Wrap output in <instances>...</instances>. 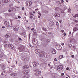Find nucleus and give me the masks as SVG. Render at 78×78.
<instances>
[{
	"label": "nucleus",
	"instance_id": "f257e3e1",
	"mask_svg": "<svg viewBox=\"0 0 78 78\" xmlns=\"http://www.w3.org/2000/svg\"><path fill=\"white\" fill-rule=\"evenodd\" d=\"M44 55L45 58H48L50 56V54L48 53H45L44 51L40 52L39 53L40 57H42V56Z\"/></svg>",
	"mask_w": 78,
	"mask_h": 78
},
{
	"label": "nucleus",
	"instance_id": "f03ea898",
	"mask_svg": "<svg viewBox=\"0 0 78 78\" xmlns=\"http://www.w3.org/2000/svg\"><path fill=\"white\" fill-rule=\"evenodd\" d=\"M4 44H5L4 47H9L10 48L14 50V46L12 44H9V42H8L5 41V42Z\"/></svg>",
	"mask_w": 78,
	"mask_h": 78
},
{
	"label": "nucleus",
	"instance_id": "7ed1b4c3",
	"mask_svg": "<svg viewBox=\"0 0 78 78\" xmlns=\"http://www.w3.org/2000/svg\"><path fill=\"white\" fill-rule=\"evenodd\" d=\"M34 72L35 73H34V74L36 75V76H39L41 74V72L39 69H35L34 70Z\"/></svg>",
	"mask_w": 78,
	"mask_h": 78
},
{
	"label": "nucleus",
	"instance_id": "20e7f679",
	"mask_svg": "<svg viewBox=\"0 0 78 78\" xmlns=\"http://www.w3.org/2000/svg\"><path fill=\"white\" fill-rule=\"evenodd\" d=\"M13 72L12 71V69H9V73H10V75L11 76H16V73H12Z\"/></svg>",
	"mask_w": 78,
	"mask_h": 78
},
{
	"label": "nucleus",
	"instance_id": "39448f33",
	"mask_svg": "<svg viewBox=\"0 0 78 78\" xmlns=\"http://www.w3.org/2000/svg\"><path fill=\"white\" fill-rule=\"evenodd\" d=\"M32 2L30 1H27L26 2V4L27 6H30L32 5Z\"/></svg>",
	"mask_w": 78,
	"mask_h": 78
},
{
	"label": "nucleus",
	"instance_id": "423d86ee",
	"mask_svg": "<svg viewBox=\"0 0 78 78\" xmlns=\"http://www.w3.org/2000/svg\"><path fill=\"white\" fill-rule=\"evenodd\" d=\"M32 42L33 44L34 45H36L37 44V41L36 38H33L32 39Z\"/></svg>",
	"mask_w": 78,
	"mask_h": 78
},
{
	"label": "nucleus",
	"instance_id": "0eeeda50",
	"mask_svg": "<svg viewBox=\"0 0 78 78\" xmlns=\"http://www.w3.org/2000/svg\"><path fill=\"white\" fill-rule=\"evenodd\" d=\"M33 64L34 67H36V66H37L39 65V63L35 61L33 62Z\"/></svg>",
	"mask_w": 78,
	"mask_h": 78
},
{
	"label": "nucleus",
	"instance_id": "6e6552de",
	"mask_svg": "<svg viewBox=\"0 0 78 78\" xmlns=\"http://www.w3.org/2000/svg\"><path fill=\"white\" fill-rule=\"evenodd\" d=\"M63 69V66L62 65H60L57 67V69L58 70H62Z\"/></svg>",
	"mask_w": 78,
	"mask_h": 78
},
{
	"label": "nucleus",
	"instance_id": "1a4fd4ad",
	"mask_svg": "<svg viewBox=\"0 0 78 78\" xmlns=\"http://www.w3.org/2000/svg\"><path fill=\"white\" fill-rule=\"evenodd\" d=\"M13 30L14 31H18V29H19V26H14L13 27Z\"/></svg>",
	"mask_w": 78,
	"mask_h": 78
},
{
	"label": "nucleus",
	"instance_id": "9d476101",
	"mask_svg": "<svg viewBox=\"0 0 78 78\" xmlns=\"http://www.w3.org/2000/svg\"><path fill=\"white\" fill-rule=\"evenodd\" d=\"M56 48L57 50H61L62 49L61 46L59 44H57L56 46Z\"/></svg>",
	"mask_w": 78,
	"mask_h": 78
},
{
	"label": "nucleus",
	"instance_id": "9b49d317",
	"mask_svg": "<svg viewBox=\"0 0 78 78\" xmlns=\"http://www.w3.org/2000/svg\"><path fill=\"white\" fill-rule=\"evenodd\" d=\"M1 69L2 70H5V65L4 64H1Z\"/></svg>",
	"mask_w": 78,
	"mask_h": 78
},
{
	"label": "nucleus",
	"instance_id": "f8f14e48",
	"mask_svg": "<svg viewBox=\"0 0 78 78\" xmlns=\"http://www.w3.org/2000/svg\"><path fill=\"white\" fill-rule=\"evenodd\" d=\"M4 24L7 27H9V23L7 21H5L4 22Z\"/></svg>",
	"mask_w": 78,
	"mask_h": 78
},
{
	"label": "nucleus",
	"instance_id": "ddd939ff",
	"mask_svg": "<svg viewBox=\"0 0 78 78\" xmlns=\"http://www.w3.org/2000/svg\"><path fill=\"white\" fill-rule=\"evenodd\" d=\"M19 48L21 51H23L24 50H23V49H24V46L23 45H21V46Z\"/></svg>",
	"mask_w": 78,
	"mask_h": 78
},
{
	"label": "nucleus",
	"instance_id": "4468645a",
	"mask_svg": "<svg viewBox=\"0 0 78 78\" xmlns=\"http://www.w3.org/2000/svg\"><path fill=\"white\" fill-rule=\"evenodd\" d=\"M51 52L52 54H56V51L54 49H52Z\"/></svg>",
	"mask_w": 78,
	"mask_h": 78
},
{
	"label": "nucleus",
	"instance_id": "2eb2a0df",
	"mask_svg": "<svg viewBox=\"0 0 78 78\" xmlns=\"http://www.w3.org/2000/svg\"><path fill=\"white\" fill-rule=\"evenodd\" d=\"M61 15L60 14L58 13H55V16L56 17H60Z\"/></svg>",
	"mask_w": 78,
	"mask_h": 78
},
{
	"label": "nucleus",
	"instance_id": "dca6fc26",
	"mask_svg": "<svg viewBox=\"0 0 78 78\" xmlns=\"http://www.w3.org/2000/svg\"><path fill=\"white\" fill-rule=\"evenodd\" d=\"M23 73L24 74H27V73H30V71L28 70H25L23 71Z\"/></svg>",
	"mask_w": 78,
	"mask_h": 78
},
{
	"label": "nucleus",
	"instance_id": "f3484780",
	"mask_svg": "<svg viewBox=\"0 0 78 78\" xmlns=\"http://www.w3.org/2000/svg\"><path fill=\"white\" fill-rule=\"evenodd\" d=\"M29 68V66H23V69H27Z\"/></svg>",
	"mask_w": 78,
	"mask_h": 78
},
{
	"label": "nucleus",
	"instance_id": "a211bd4d",
	"mask_svg": "<svg viewBox=\"0 0 78 78\" xmlns=\"http://www.w3.org/2000/svg\"><path fill=\"white\" fill-rule=\"evenodd\" d=\"M2 75L3 76H6V72H5L4 71L2 73Z\"/></svg>",
	"mask_w": 78,
	"mask_h": 78
},
{
	"label": "nucleus",
	"instance_id": "6ab92c4d",
	"mask_svg": "<svg viewBox=\"0 0 78 78\" xmlns=\"http://www.w3.org/2000/svg\"><path fill=\"white\" fill-rule=\"evenodd\" d=\"M40 50H39V49H37L35 50V53H37V54L38 53H39L40 52Z\"/></svg>",
	"mask_w": 78,
	"mask_h": 78
},
{
	"label": "nucleus",
	"instance_id": "aec40b11",
	"mask_svg": "<svg viewBox=\"0 0 78 78\" xmlns=\"http://www.w3.org/2000/svg\"><path fill=\"white\" fill-rule=\"evenodd\" d=\"M29 75L28 74H26L23 76V78H29Z\"/></svg>",
	"mask_w": 78,
	"mask_h": 78
},
{
	"label": "nucleus",
	"instance_id": "412c9836",
	"mask_svg": "<svg viewBox=\"0 0 78 78\" xmlns=\"http://www.w3.org/2000/svg\"><path fill=\"white\" fill-rule=\"evenodd\" d=\"M11 36V34H7L5 36V37H10Z\"/></svg>",
	"mask_w": 78,
	"mask_h": 78
},
{
	"label": "nucleus",
	"instance_id": "4be33fe9",
	"mask_svg": "<svg viewBox=\"0 0 78 78\" xmlns=\"http://www.w3.org/2000/svg\"><path fill=\"white\" fill-rule=\"evenodd\" d=\"M50 25H53L54 24V22L53 21H50Z\"/></svg>",
	"mask_w": 78,
	"mask_h": 78
},
{
	"label": "nucleus",
	"instance_id": "5701e85b",
	"mask_svg": "<svg viewBox=\"0 0 78 78\" xmlns=\"http://www.w3.org/2000/svg\"><path fill=\"white\" fill-rule=\"evenodd\" d=\"M55 75L56 74H55V73H52V78H55L56 76Z\"/></svg>",
	"mask_w": 78,
	"mask_h": 78
},
{
	"label": "nucleus",
	"instance_id": "b1692460",
	"mask_svg": "<svg viewBox=\"0 0 78 78\" xmlns=\"http://www.w3.org/2000/svg\"><path fill=\"white\" fill-rule=\"evenodd\" d=\"M78 30V28L76 27H75L73 29V31H76Z\"/></svg>",
	"mask_w": 78,
	"mask_h": 78
},
{
	"label": "nucleus",
	"instance_id": "393cba45",
	"mask_svg": "<svg viewBox=\"0 0 78 78\" xmlns=\"http://www.w3.org/2000/svg\"><path fill=\"white\" fill-rule=\"evenodd\" d=\"M42 29L44 31H47V30L46 29L43 27H42Z\"/></svg>",
	"mask_w": 78,
	"mask_h": 78
},
{
	"label": "nucleus",
	"instance_id": "a878e982",
	"mask_svg": "<svg viewBox=\"0 0 78 78\" xmlns=\"http://www.w3.org/2000/svg\"><path fill=\"white\" fill-rule=\"evenodd\" d=\"M67 9V7L66 6V5H64V7L63 9L64 10H66V9Z\"/></svg>",
	"mask_w": 78,
	"mask_h": 78
},
{
	"label": "nucleus",
	"instance_id": "bb28decb",
	"mask_svg": "<svg viewBox=\"0 0 78 78\" xmlns=\"http://www.w3.org/2000/svg\"><path fill=\"white\" fill-rule=\"evenodd\" d=\"M4 1L5 3H8L9 2V0H4Z\"/></svg>",
	"mask_w": 78,
	"mask_h": 78
},
{
	"label": "nucleus",
	"instance_id": "cd10ccee",
	"mask_svg": "<svg viewBox=\"0 0 78 78\" xmlns=\"http://www.w3.org/2000/svg\"><path fill=\"white\" fill-rule=\"evenodd\" d=\"M56 24L57 26V28H59V23H58V22L56 23Z\"/></svg>",
	"mask_w": 78,
	"mask_h": 78
},
{
	"label": "nucleus",
	"instance_id": "c85d7f7f",
	"mask_svg": "<svg viewBox=\"0 0 78 78\" xmlns=\"http://www.w3.org/2000/svg\"><path fill=\"white\" fill-rule=\"evenodd\" d=\"M62 58H63V55H61L60 56H59V58H60V59H62Z\"/></svg>",
	"mask_w": 78,
	"mask_h": 78
},
{
	"label": "nucleus",
	"instance_id": "c756f323",
	"mask_svg": "<svg viewBox=\"0 0 78 78\" xmlns=\"http://www.w3.org/2000/svg\"><path fill=\"white\" fill-rule=\"evenodd\" d=\"M26 34L25 32H23L21 33V34H22V35H23V36L25 35Z\"/></svg>",
	"mask_w": 78,
	"mask_h": 78
},
{
	"label": "nucleus",
	"instance_id": "7c9ffc66",
	"mask_svg": "<svg viewBox=\"0 0 78 78\" xmlns=\"http://www.w3.org/2000/svg\"><path fill=\"white\" fill-rule=\"evenodd\" d=\"M18 40H19V41H22V40L21 39V38H20V37H18Z\"/></svg>",
	"mask_w": 78,
	"mask_h": 78
},
{
	"label": "nucleus",
	"instance_id": "2f4dec72",
	"mask_svg": "<svg viewBox=\"0 0 78 78\" xmlns=\"http://www.w3.org/2000/svg\"><path fill=\"white\" fill-rule=\"evenodd\" d=\"M68 11L69 12H70V11H71V9H70V8H69V9H68Z\"/></svg>",
	"mask_w": 78,
	"mask_h": 78
},
{
	"label": "nucleus",
	"instance_id": "473e14b6",
	"mask_svg": "<svg viewBox=\"0 0 78 78\" xmlns=\"http://www.w3.org/2000/svg\"><path fill=\"white\" fill-rule=\"evenodd\" d=\"M73 17H75V18H76L75 17H78V14H76L75 15V16H74Z\"/></svg>",
	"mask_w": 78,
	"mask_h": 78
},
{
	"label": "nucleus",
	"instance_id": "72a5a7b5",
	"mask_svg": "<svg viewBox=\"0 0 78 78\" xmlns=\"http://www.w3.org/2000/svg\"><path fill=\"white\" fill-rule=\"evenodd\" d=\"M30 27H27V29L28 30H30Z\"/></svg>",
	"mask_w": 78,
	"mask_h": 78
},
{
	"label": "nucleus",
	"instance_id": "f704fd0d",
	"mask_svg": "<svg viewBox=\"0 0 78 78\" xmlns=\"http://www.w3.org/2000/svg\"><path fill=\"white\" fill-rule=\"evenodd\" d=\"M61 6H65V5H64V4H61Z\"/></svg>",
	"mask_w": 78,
	"mask_h": 78
},
{
	"label": "nucleus",
	"instance_id": "c9c22d12",
	"mask_svg": "<svg viewBox=\"0 0 78 78\" xmlns=\"http://www.w3.org/2000/svg\"><path fill=\"white\" fill-rule=\"evenodd\" d=\"M46 42H47V43H48V42H50V40H48V39H47L46 40Z\"/></svg>",
	"mask_w": 78,
	"mask_h": 78
},
{
	"label": "nucleus",
	"instance_id": "e433bc0d",
	"mask_svg": "<svg viewBox=\"0 0 78 78\" xmlns=\"http://www.w3.org/2000/svg\"><path fill=\"white\" fill-rule=\"evenodd\" d=\"M30 19H32L33 18V16L32 15H30Z\"/></svg>",
	"mask_w": 78,
	"mask_h": 78
},
{
	"label": "nucleus",
	"instance_id": "4c0bfd02",
	"mask_svg": "<svg viewBox=\"0 0 78 78\" xmlns=\"http://www.w3.org/2000/svg\"><path fill=\"white\" fill-rule=\"evenodd\" d=\"M61 33H64V30H62L61 31Z\"/></svg>",
	"mask_w": 78,
	"mask_h": 78
},
{
	"label": "nucleus",
	"instance_id": "58836bf2",
	"mask_svg": "<svg viewBox=\"0 0 78 78\" xmlns=\"http://www.w3.org/2000/svg\"><path fill=\"white\" fill-rule=\"evenodd\" d=\"M15 0L16 2H17L18 3H20V2H19L17 0Z\"/></svg>",
	"mask_w": 78,
	"mask_h": 78
},
{
	"label": "nucleus",
	"instance_id": "ea45409f",
	"mask_svg": "<svg viewBox=\"0 0 78 78\" xmlns=\"http://www.w3.org/2000/svg\"><path fill=\"white\" fill-rule=\"evenodd\" d=\"M56 3H60V2H59V1H56Z\"/></svg>",
	"mask_w": 78,
	"mask_h": 78
},
{
	"label": "nucleus",
	"instance_id": "a19ab883",
	"mask_svg": "<svg viewBox=\"0 0 78 78\" xmlns=\"http://www.w3.org/2000/svg\"><path fill=\"white\" fill-rule=\"evenodd\" d=\"M63 35L64 36H66V33H64L63 34Z\"/></svg>",
	"mask_w": 78,
	"mask_h": 78
},
{
	"label": "nucleus",
	"instance_id": "79ce46f5",
	"mask_svg": "<svg viewBox=\"0 0 78 78\" xmlns=\"http://www.w3.org/2000/svg\"><path fill=\"white\" fill-rule=\"evenodd\" d=\"M47 46V44H44V47H45Z\"/></svg>",
	"mask_w": 78,
	"mask_h": 78
},
{
	"label": "nucleus",
	"instance_id": "37998d69",
	"mask_svg": "<svg viewBox=\"0 0 78 78\" xmlns=\"http://www.w3.org/2000/svg\"><path fill=\"white\" fill-rule=\"evenodd\" d=\"M72 76H73V78H75V75H73Z\"/></svg>",
	"mask_w": 78,
	"mask_h": 78
},
{
	"label": "nucleus",
	"instance_id": "c03bdc74",
	"mask_svg": "<svg viewBox=\"0 0 78 78\" xmlns=\"http://www.w3.org/2000/svg\"><path fill=\"white\" fill-rule=\"evenodd\" d=\"M71 57H72V58H74V57H75V56H74L73 55H71Z\"/></svg>",
	"mask_w": 78,
	"mask_h": 78
},
{
	"label": "nucleus",
	"instance_id": "a18cd8bd",
	"mask_svg": "<svg viewBox=\"0 0 78 78\" xmlns=\"http://www.w3.org/2000/svg\"><path fill=\"white\" fill-rule=\"evenodd\" d=\"M61 2V3H63L64 2V1H63V0H62Z\"/></svg>",
	"mask_w": 78,
	"mask_h": 78
},
{
	"label": "nucleus",
	"instance_id": "49530a36",
	"mask_svg": "<svg viewBox=\"0 0 78 78\" xmlns=\"http://www.w3.org/2000/svg\"><path fill=\"white\" fill-rule=\"evenodd\" d=\"M73 48H74V49H75V48H75V46H73Z\"/></svg>",
	"mask_w": 78,
	"mask_h": 78
},
{
	"label": "nucleus",
	"instance_id": "de8ad7c7",
	"mask_svg": "<svg viewBox=\"0 0 78 78\" xmlns=\"http://www.w3.org/2000/svg\"><path fill=\"white\" fill-rule=\"evenodd\" d=\"M11 67H13V68L15 67V66H14V65L12 66H11Z\"/></svg>",
	"mask_w": 78,
	"mask_h": 78
},
{
	"label": "nucleus",
	"instance_id": "09e8293b",
	"mask_svg": "<svg viewBox=\"0 0 78 78\" xmlns=\"http://www.w3.org/2000/svg\"><path fill=\"white\" fill-rule=\"evenodd\" d=\"M54 61H57V60L56 59V58H55L54 59Z\"/></svg>",
	"mask_w": 78,
	"mask_h": 78
},
{
	"label": "nucleus",
	"instance_id": "8fccbe9b",
	"mask_svg": "<svg viewBox=\"0 0 78 78\" xmlns=\"http://www.w3.org/2000/svg\"><path fill=\"white\" fill-rule=\"evenodd\" d=\"M18 18H19V19H20V18H21V17H20V16H18Z\"/></svg>",
	"mask_w": 78,
	"mask_h": 78
},
{
	"label": "nucleus",
	"instance_id": "3c124183",
	"mask_svg": "<svg viewBox=\"0 0 78 78\" xmlns=\"http://www.w3.org/2000/svg\"><path fill=\"white\" fill-rule=\"evenodd\" d=\"M38 9H35V11H38Z\"/></svg>",
	"mask_w": 78,
	"mask_h": 78
},
{
	"label": "nucleus",
	"instance_id": "603ef678",
	"mask_svg": "<svg viewBox=\"0 0 78 78\" xmlns=\"http://www.w3.org/2000/svg\"><path fill=\"white\" fill-rule=\"evenodd\" d=\"M44 64H41V66H44Z\"/></svg>",
	"mask_w": 78,
	"mask_h": 78
},
{
	"label": "nucleus",
	"instance_id": "864d4df0",
	"mask_svg": "<svg viewBox=\"0 0 78 78\" xmlns=\"http://www.w3.org/2000/svg\"><path fill=\"white\" fill-rule=\"evenodd\" d=\"M27 20V19L25 17L24 18V20Z\"/></svg>",
	"mask_w": 78,
	"mask_h": 78
},
{
	"label": "nucleus",
	"instance_id": "5fc2aeb1",
	"mask_svg": "<svg viewBox=\"0 0 78 78\" xmlns=\"http://www.w3.org/2000/svg\"><path fill=\"white\" fill-rule=\"evenodd\" d=\"M64 75V74L63 73H62V76H63Z\"/></svg>",
	"mask_w": 78,
	"mask_h": 78
},
{
	"label": "nucleus",
	"instance_id": "6e6d98bb",
	"mask_svg": "<svg viewBox=\"0 0 78 78\" xmlns=\"http://www.w3.org/2000/svg\"><path fill=\"white\" fill-rule=\"evenodd\" d=\"M3 56V55L1 56V55H0V58H2V57Z\"/></svg>",
	"mask_w": 78,
	"mask_h": 78
},
{
	"label": "nucleus",
	"instance_id": "4d7b16f0",
	"mask_svg": "<svg viewBox=\"0 0 78 78\" xmlns=\"http://www.w3.org/2000/svg\"><path fill=\"white\" fill-rule=\"evenodd\" d=\"M38 17L39 19L41 18V16L39 15H38Z\"/></svg>",
	"mask_w": 78,
	"mask_h": 78
},
{
	"label": "nucleus",
	"instance_id": "13d9d810",
	"mask_svg": "<svg viewBox=\"0 0 78 78\" xmlns=\"http://www.w3.org/2000/svg\"><path fill=\"white\" fill-rule=\"evenodd\" d=\"M31 30L32 31H33V30H34V28H32L31 29Z\"/></svg>",
	"mask_w": 78,
	"mask_h": 78
},
{
	"label": "nucleus",
	"instance_id": "bf43d9fd",
	"mask_svg": "<svg viewBox=\"0 0 78 78\" xmlns=\"http://www.w3.org/2000/svg\"><path fill=\"white\" fill-rule=\"evenodd\" d=\"M48 66L49 67L50 66V64H48Z\"/></svg>",
	"mask_w": 78,
	"mask_h": 78
},
{
	"label": "nucleus",
	"instance_id": "052dcab7",
	"mask_svg": "<svg viewBox=\"0 0 78 78\" xmlns=\"http://www.w3.org/2000/svg\"><path fill=\"white\" fill-rule=\"evenodd\" d=\"M24 9H25V8H24V7L22 8V10H24Z\"/></svg>",
	"mask_w": 78,
	"mask_h": 78
},
{
	"label": "nucleus",
	"instance_id": "680f3d73",
	"mask_svg": "<svg viewBox=\"0 0 78 78\" xmlns=\"http://www.w3.org/2000/svg\"><path fill=\"white\" fill-rule=\"evenodd\" d=\"M62 45H64V43H62Z\"/></svg>",
	"mask_w": 78,
	"mask_h": 78
},
{
	"label": "nucleus",
	"instance_id": "e2e57ef3",
	"mask_svg": "<svg viewBox=\"0 0 78 78\" xmlns=\"http://www.w3.org/2000/svg\"><path fill=\"white\" fill-rule=\"evenodd\" d=\"M2 47H0V51L2 50Z\"/></svg>",
	"mask_w": 78,
	"mask_h": 78
},
{
	"label": "nucleus",
	"instance_id": "0e129e2a",
	"mask_svg": "<svg viewBox=\"0 0 78 78\" xmlns=\"http://www.w3.org/2000/svg\"><path fill=\"white\" fill-rule=\"evenodd\" d=\"M59 22H60V23H61L62 22V20H60L59 21Z\"/></svg>",
	"mask_w": 78,
	"mask_h": 78
},
{
	"label": "nucleus",
	"instance_id": "69168bd1",
	"mask_svg": "<svg viewBox=\"0 0 78 78\" xmlns=\"http://www.w3.org/2000/svg\"><path fill=\"white\" fill-rule=\"evenodd\" d=\"M69 68H66V70H69Z\"/></svg>",
	"mask_w": 78,
	"mask_h": 78
},
{
	"label": "nucleus",
	"instance_id": "338daca9",
	"mask_svg": "<svg viewBox=\"0 0 78 78\" xmlns=\"http://www.w3.org/2000/svg\"><path fill=\"white\" fill-rule=\"evenodd\" d=\"M9 11L10 12L11 11V10H9Z\"/></svg>",
	"mask_w": 78,
	"mask_h": 78
},
{
	"label": "nucleus",
	"instance_id": "774afa93",
	"mask_svg": "<svg viewBox=\"0 0 78 78\" xmlns=\"http://www.w3.org/2000/svg\"><path fill=\"white\" fill-rule=\"evenodd\" d=\"M76 8H78V5H76Z\"/></svg>",
	"mask_w": 78,
	"mask_h": 78
}]
</instances>
